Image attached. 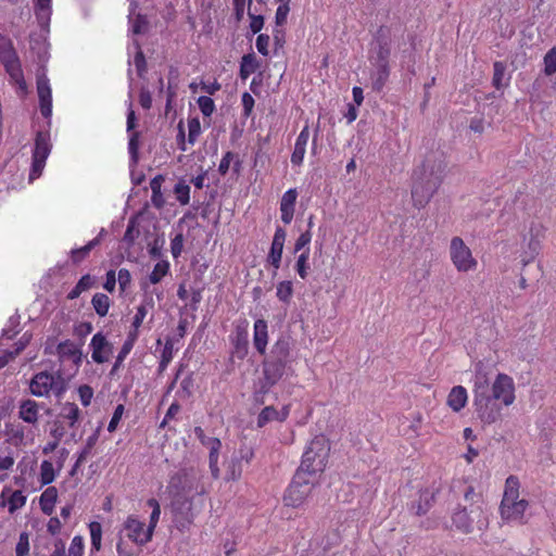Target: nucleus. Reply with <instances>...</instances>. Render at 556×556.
<instances>
[{"instance_id": "47", "label": "nucleus", "mask_w": 556, "mask_h": 556, "mask_svg": "<svg viewBox=\"0 0 556 556\" xmlns=\"http://www.w3.org/2000/svg\"><path fill=\"white\" fill-rule=\"evenodd\" d=\"M137 338H138V336L136 334V332L128 333L127 339L124 342V344L118 353V356H117L118 362H122L130 353Z\"/></svg>"}, {"instance_id": "11", "label": "nucleus", "mask_w": 556, "mask_h": 556, "mask_svg": "<svg viewBox=\"0 0 556 556\" xmlns=\"http://www.w3.org/2000/svg\"><path fill=\"white\" fill-rule=\"evenodd\" d=\"M0 62L5 67L10 77L22 90L26 89V83L20 65L18 58L11 42L4 37H0Z\"/></svg>"}, {"instance_id": "34", "label": "nucleus", "mask_w": 556, "mask_h": 556, "mask_svg": "<svg viewBox=\"0 0 556 556\" xmlns=\"http://www.w3.org/2000/svg\"><path fill=\"white\" fill-rule=\"evenodd\" d=\"M129 20L131 24V31L134 34H142L147 29V20L142 15L138 14L135 18L132 16L136 14V2L135 0H129Z\"/></svg>"}, {"instance_id": "53", "label": "nucleus", "mask_w": 556, "mask_h": 556, "mask_svg": "<svg viewBox=\"0 0 556 556\" xmlns=\"http://www.w3.org/2000/svg\"><path fill=\"white\" fill-rule=\"evenodd\" d=\"M247 327H248V324L245 323V325L243 327H238L237 328L236 348L237 349H242L243 351H245L247 345H248V330H247Z\"/></svg>"}, {"instance_id": "48", "label": "nucleus", "mask_w": 556, "mask_h": 556, "mask_svg": "<svg viewBox=\"0 0 556 556\" xmlns=\"http://www.w3.org/2000/svg\"><path fill=\"white\" fill-rule=\"evenodd\" d=\"M201 134V124L198 118H192L188 122V142L194 144L199 135Z\"/></svg>"}, {"instance_id": "21", "label": "nucleus", "mask_w": 556, "mask_h": 556, "mask_svg": "<svg viewBox=\"0 0 556 556\" xmlns=\"http://www.w3.org/2000/svg\"><path fill=\"white\" fill-rule=\"evenodd\" d=\"M56 350L62 362H72L75 366H79L83 353L74 342L70 340L63 341L59 343Z\"/></svg>"}, {"instance_id": "54", "label": "nucleus", "mask_w": 556, "mask_h": 556, "mask_svg": "<svg viewBox=\"0 0 556 556\" xmlns=\"http://www.w3.org/2000/svg\"><path fill=\"white\" fill-rule=\"evenodd\" d=\"M184 248V236L181 233L176 235L170 242V252L174 258H177Z\"/></svg>"}, {"instance_id": "33", "label": "nucleus", "mask_w": 556, "mask_h": 556, "mask_svg": "<svg viewBox=\"0 0 556 556\" xmlns=\"http://www.w3.org/2000/svg\"><path fill=\"white\" fill-rule=\"evenodd\" d=\"M91 548L90 554L97 553L102 547V526L98 521H91L89 523Z\"/></svg>"}, {"instance_id": "36", "label": "nucleus", "mask_w": 556, "mask_h": 556, "mask_svg": "<svg viewBox=\"0 0 556 556\" xmlns=\"http://www.w3.org/2000/svg\"><path fill=\"white\" fill-rule=\"evenodd\" d=\"M91 304H92L96 313L99 316L104 317L109 313V309H110V306H111V301H110V298L106 294H104V293H96L92 296Z\"/></svg>"}, {"instance_id": "17", "label": "nucleus", "mask_w": 556, "mask_h": 556, "mask_svg": "<svg viewBox=\"0 0 556 556\" xmlns=\"http://www.w3.org/2000/svg\"><path fill=\"white\" fill-rule=\"evenodd\" d=\"M37 92L40 103V112L45 117H50L52 114V91L49 79L45 73L37 76Z\"/></svg>"}, {"instance_id": "16", "label": "nucleus", "mask_w": 556, "mask_h": 556, "mask_svg": "<svg viewBox=\"0 0 556 556\" xmlns=\"http://www.w3.org/2000/svg\"><path fill=\"white\" fill-rule=\"evenodd\" d=\"M286 237L285 229L278 227L274 233L271 247L267 255V263L273 267V276H276L280 268Z\"/></svg>"}, {"instance_id": "15", "label": "nucleus", "mask_w": 556, "mask_h": 556, "mask_svg": "<svg viewBox=\"0 0 556 556\" xmlns=\"http://www.w3.org/2000/svg\"><path fill=\"white\" fill-rule=\"evenodd\" d=\"M26 501L27 496L21 490L4 486L0 492V507H5L11 515L22 509Z\"/></svg>"}, {"instance_id": "38", "label": "nucleus", "mask_w": 556, "mask_h": 556, "mask_svg": "<svg viewBox=\"0 0 556 556\" xmlns=\"http://www.w3.org/2000/svg\"><path fill=\"white\" fill-rule=\"evenodd\" d=\"M309 249H304L303 252H301L298 257L294 265V268L300 276L301 279L305 280L309 273Z\"/></svg>"}, {"instance_id": "23", "label": "nucleus", "mask_w": 556, "mask_h": 556, "mask_svg": "<svg viewBox=\"0 0 556 556\" xmlns=\"http://www.w3.org/2000/svg\"><path fill=\"white\" fill-rule=\"evenodd\" d=\"M40 406L33 400H25L20 404L18 417L30 425H36L39 419Z\"/></svg>"}, {"instance_id": "20", "label": "nucleus", "mask_w": 556, "mask_h": 556, "mask_svg": "<svg viewBox=\"0 0 556 556\" xmlns=\"http://www.w3.org/2000/svg\"><path fill=\"white\" fill-rule=\"evenodd\" d=\"M290 414V405H285L280 410L274 406L264 407L257 417V427L262 428L270 421H285Z\"/></svg>"}, {"instance_id": "12", "label": "nucleus", "mask_w": 556, "mask_h": 556, "mask_svg": "<svg viewBox=\"0 0 556 556\" xmlns=\"http://www.w3.org/2000/svg\"><path fill=\"white\" fill-rule=\"evenodd\" d=\"M29 389L36 396H48L50 393L60 395L63 392V381L49 372H39L30 381Z\"/></svg>"}, {"instance_id": "4", "label": "nucleus", "mask_w": 556, "mask_h": 556, "mask_svg": "<svg viewBox=\"0 0 556 556\" xmlns=\"http://www.w3.org/2000/svg\"><path fill=\"white\" fill-rule=\"evenodd\" d=\"M520 483L518 478L510 476L506 479L504 495L501 502V517L506 522H526V511L529 503L519 497Z\"/></svg>"}, {"instance_id": "42", "label": "nucleus", "mask_w": 556, "mask_h": 556, "mask_svg": "<svg viewBox=\"0 0 556 556\" xmlns=\"http://www.w3.org/2000/svg\"><path fill=\"white\" fill-rule=\"evenodd\" d=\"M85 555V540L81 535H75L70 544L65 556H84Z\"/></svg>"}, {"instance_id": "40", "label": "nucleus", "mask_w": 556, "mask_h": 556, "mask_svg": "<svg viewBox=\"0 0 556 556\" xmlns=\"http://www.w3.org/2000/svg\"><path fill=\"white\" fill-rule=\"evenodd\" d=\"M93 278L90 275L83 276L73 290L68 293V299L73 300L78 298L84 291L91 288Z\"/></svg>"}, {"instance_id": "39", "label": "nucleus", "mask_w": 556, "mask_h": 556, "mask_svg": "<svg viewBox=\"0 0 556 556\" xmlns=\"http://www.w3.org/2000/svg\"><path fill=\"white\" fill-rule=\"evenodd\" d=\"M169 270V263L167 261H161L154 265L152 273L149 276V280L151 283H159L163 277L167 275Z\"/></svg>"}, {"instance_id": "29", "label": "nucleus", "mask_w": 556, "mask_h": 556, "mask_svg": "<svg viewBox=\"0 0 556 556\" xmlns=\"http://www.w3.org/2000/svg\"><path fill=\"white\" fill-rule=\"evenodd\" d=\"M58 500V490L54 486L47 488L40 495L39 505L43 514L50 516L54 510Z\"/></svg>"}, {"instance_id": "41", "label": "nucleus", "mask_w": 556, "mask_h": 556, "mask_svg": "<svg viewBox=\"0 0 556 556\" xmlns=\"http://www.w3.org/2000/svg\"><path fill=\"white\" fill-rule=\"evenodd\" d=\"M292 294H293V286H292L291 281L283 280L277 285L276 295L279 299V301H281L283 303H288L291 300Z\"/></svg>"}, {"instance_id": "35", "label": "nucleus", "mask_w": 556, "mask_h": 556, "mask_svg": "<svg viewBox=\"0 0 556 556\" xmlns=\"http://www.w3.org/2000/svg\"><path fill=\"white\" fill-rule=\"evenodd\" d=\"M62 465L60 464L58 469L54 468L52 462L42 460L40 464V482L46 485L51 483L55 479V475L60 471Z\"/></svg>"}, {"instance_id": "45", "label": "nucleus", "mask_w": 556, "mask_h": 556, "mask_svg": "<svg viewBox=\"0 0 556 556\" xmlns=\"http://www.w3.org/2000/svg\"><path fill=\"white\" fill-rule=\"evenodd\" d=\"M173 357H174V344L170 340H167L165 342V345H164L162 354H161L160 371H163L166 369L168 364L172 362Z\"/></svg>"}, {"instance_id": "13", "label": "nucleus", "mask_w": 556, "mask_h": 556, "mask_svg": "<svg viewBox=\"0 0 556 556\" xmlns=\"http://www.w3.org/2000/svg\"><path fill=\"white\" fill-rule=\"evenodd\" d=\"M50 154V142L49 136L43 132H39L36 138L35 149L33 153V165L29 173V180L38 178L46 165V160Z\"/></svg>"}, {"instance_id": "43", "label": "nucleus", "mask_w": 556, "mask_h": 556, "mask_svg": "<svg viewBox=\"0 0 556 556\" xmlns=\"http://www.w3.org/2000/svg\"><path fill=\"white\" fill-rule=\"evenodd\" d=\"M177 201L181 205H187L190 201V187L185 181H179L174 188Z\"/></svg>"}, {"instance_id": "31", "label": "nucleus", "mask_w": 556, "mask_h": 556, "mask_svg": "<svg viewBox=\"0 0 556 556\" xmlns=\"http://www.w3.org/2000/svg\"><path fill=\"white\" fill-rule=\"evenodd\" d=\"M79 415H80V410H79V408H78V406L76 404H74V403H65L62 406V409H61V413H60V418L62 420L67 421L68 426L71 428H73L78 422Z\"/></svg>"}, {"instance_id": "57", "label": "nucleus", "mask_w": 556, "mask_h": 556, "mask_svg": "<svg viewBox=\"0 0 556 556\" xmlns=\"http://www.w3.org/2000/svg\"><path fill=\"white\" fill-rule=\"evenodd\" d=\"M493 67H494L493 85L495 86V88L500 89L502 86L504 74H505V66L501 62H495Z\"/></svg>"}, {"instance_id": "60", "label": "nucleus", "mask_w": 556, "mask_h": 556, "mask_svg": "<svg viewBox=\"0 0 556 556\" xmlns=\"http://www.w3.org/2000/svg\"><path fill=\"white\" fill-rule=\"evenodd\" d=\"M116 281H118L121 290L125 291L131 282V275L129 270L125 268L119 269Z\"/></svg>"}, {"instance_id": "22", "label": "nucleus", "mask_w": 556, "mask_h": 556, "mask_svg": "<svg viewBox=\"0 0 556 556\" xmlns=\"http://www.w3.org/2000/svg\"><path fill=\"white\" fill-rule=\"evenodd\" d=\"M309 139V128L308 125H305L301 132L299 134L295 143L294 149L291 154V163L292 165L300 166L302 165L304 161V156L306 153V146Z\"/></svg>"}, {"instance_id": "2", "label": "nucleus", "mask_w": 556, "mask_h": 556, "mask_svg": "<svg viewBox=\"0 0 556 556\" xmlns=\"http://www.w3.org/2000/svg\"><path fill=\"white\" fill-rule=\"evenodd\" d=\"M202 473L195 468H184L169 479L167 490L174 511L191 522L204 506L205 486Z\"/></svg>"}, {"instance_id": "3", "label": "nucleus", "mask_w": 556, "mask_h": 556, "mask_svg": "<svg viewBox=\"0 0 556 556\" xmlns=\"http://www.w3.org/2000/svg\"><path fill=\"white\" fill-rule=\"evenodd\" d=\"M443 170L442 162L433 165L426 161L412 191L415 206L424 207L429 202L441 184Z\"/></svg>"}, {"instance_id": "10", "label": "nucleus", "mask_w": 556, "mask_h": 556, "mask_svg": "<svg viewBox=\"0 0 556 556\" xmlns=\"http://www.w3.org/2000/svg\"><path fill=\"white\" fill-rule=\"evenodd\" d=\"M119 535L122 539L123 536L127 538L138 546H144L152 540L153 532L138 516L129 515L122 523Z\"/></svg>"}, {"instance_id": "26", "label": "nucleus", "mask_w": 556, "mask_h": 556, "mask_svg": "<svg viewBox=\"0 0 556 556\" xmlns=\"http://www.w3.org/2000/svg\"><path fill=\"white\" fill-rule=\"evenodd\" d=\"M205 447L210 452V469L213 478L217 479L219 478V467H218V454L219 450L222 447V442L217 439H207Z\"/></svg>"}, {"instance_id": "8", "label": "nucleus", "mask_w": 556, "mask_h": 556, "mask_svg": "<svg viewBox=\"0 0 556 556\" xmlns=\"http://www.w3.org/2000/svg\"><path fill=\"white\" fill-rule=\"evenodd\" d=\"M448 254L452 264L459 273H469L477 269L478 262L470 248L460 237H453L450 242Z\"/></svg>"}, {"instance_id": "51", "label": "nucleus", "mask_w": 556, "mask_h": 556, "mask_svg": "<svg viewBox=\"0 0 556 556\" xmlns=\"http://www.w3.org/2000/svg\"><path fill=\"white\" fill-rule=\"evenodd\" d=\"M377 66V79L374 83V87L381 89L389 76L388 63H379Z\"/></svg>"}, {"instance_id": "28", "label": "nucleus", "mask_w": 556, "mask_h": 556, "mask_svg": "<svg viewBox=\"0 0 556 556\" xmlns=\"http://www.w3.org/2000/svg\"><path fill=\"white\" fill-rule=\"evenodd\" d=\"M154 307V301L152 298L146 299L136 311V314L132 318L131 330L129 332H136L139 334V328L141 327L147 314Z\"/></svg>"}, {"instance_id": "18", "label": "nucleus", "mask_w": 556, "mask_h": 556, "mask_svg": "<svg viewBox=\"0 0 556 556\" xmlns=\"http://www.w3.org/2000/svg\"><path fill=\"white\" fill-rule=\"evenodd\" d=\"M253 456V452L250 448H241L239 455H233L226 466L225 479L227 481H236L241 477L242 466L241 460L249 462Z\"/></svg>"}, {"instance_id": "63", "label": "nucleus", "mask_w": 556, "mask_h": 556, "mask_svg": "<svg viewBox=\"0 0 556 556\" xmlns=\"http://www.w3.org/2000/svg\"><path fill=\"white\" fill-rule=\"evenodd\" d=\"M65 542L62 539H55L52 543V552L50 556H65Z\"/></svg>"}, {"instance_id": "9", "label": "nucleus", "mask_w": 556, "mask_h": 556, "mask_svg": "<svg viewBox=\"0 0 556 556\" xmlns=\"http://www.w3.org/2000/svg\"><path fill=\"white\" fill-rule=\"evenodd\" d=\"M544 237V226L539 222H532L529 232L523 236L522 252L520 254L523 265L530 264L540 254Z\"/></svg>"}, {"instance_id": "7", "label": "nucleus", "mask_w": 556, "mask_h": 556, "mask_svg": "<svg viewBox=\"0 0 556 556\" xmlns=\"http://www.w3.org/2000/svg\"><path fill=\"white\" fill-rule=\"evenodd\" d=\"M315 483L316 478L304 475V471H296L285 493V504L291 507L302 506L311 495Z\"/></svg>"}, {"instance_id": "5", "label": "nucleus", "mask_w": 556, "mask_h": 556, "mask_svg": "<svg viewBox=\"0 0 556 556\" xmlns=\"http://www.w3.org/2000/svg\"><path fill=\"white\" fill-rule=\"evenodd\" d=\"M330 445L324 435L315 437L306 447L298 471H304L312 478L324 471L329 456Z\"/></svg>"}, {"instance_id": "24", "label": "nucleus", "mask_w": 556, "mask_h": 556, "mask_svg": "<svg viewBox=\"0 0 556 556\" xmlns=\"http://www.w3.org/2000/svg\"><path fill=\"white\" fill-rule=\"evenodd\" d=\"M253 343L257 352L265 354L268 343V327L264 319L254 323Z\"/></svg>"}, {"instance_id": "44", "label": "nucleus", "mask_w": 556, "mask_h": 556, "mask_svg": "<svg viewBox=\"0 0 556 556\" xmlns=\"http://www.w3.org/2000/svg\"><path fill=\"white\" fill-rule=\"evenodd\" d=\"M544 74L547 76L556 73V47L546 52L543 59Z\"/></svg>"}, {"instance_id": "64", "label": "nucleus", "mask_w": 556, "mask_h": 556, "mask_svg": "<svg viewBox=\"0 0 556 556\" xmlns=\"http://www.w3.org/2000/svg\"><path fill=\"white\" fill-rule=\"evenodd\" d=\"M61 529H62V523H61L60 519L56 517H51L47 523V531L51 535H56L61 532Z\"/></svg>"}, {"instance_id": "37", "label": "nucleus", "mask_w": 556, "mask_h": 556, "mask_svg": "<svg viewBox=\"0 0 556 556\" xmlns=\"http://www.w3.org/2000/svg\"><path fill=\"white\" fill-rule=\"evenodd\" d=\"M258 68V62L253 53L243 55L240 64V75L242 78H248Z\"/></svg>"}, {"instance_id": "27", "label": "nucleus", "mask_w": 556, "mask_h": 556, "mask_svg": "<svg viewBox=\"0 0 556 556\" xmlns=\"http://www.w3.org/2000/svg\"><path fill=\"white\" fill-rule=\"evenodd\" d=\"M285 372V363L279 359L264 364V376L269 386L275 384Z\"/></svg>"}, {"instance_id": "52", "label": "nucleus", "mask_w": 556, "mask_h": 556, "mask_svg": "<svg viewBox=\"0 0 556 556\" xmlns=\"http://www.w3.org/2000/svg\"><path fill=\"white\" fill-rule=\"evenodd\" d=\"M312 240V235L309 231H305L299 236L294 243V253H301L304 249H309V243Z\"/></svg>"}, {"instance_id": "46", "label": "nucleus", "mask_w": 556, "mask_h": 556, "mask_svg": "<svg viewBox=\"0 0 556 556\" xmlns=\"http://www.w3.org/2000/svg\"><path fill=\"white\" fill-rule=\"evenodd\" d=\"M29 553V535L22 532L15 546V556H26Z\"/></svg>"}, {"instance_id": "58", "label": "nucleus", "mask_w": 556, "mask_h": 556, "mask_svg": "<svg viewBox=\"0 0 556 556\" xmlns=\"http://www.w3.org/2000/svg\"><path fill=\"white\" fill-rule=\"evenodd\" d=\"M78 395L81 404L88 406L92 400L93 391L89 386H80L78 388Z\"/></svg>"}, {"instance_id": "56", "label": "nucleus", "mask_w": 556, "mask_h": 556, "mask_svg": "<svg viewBox=\"0 0 556 556\" xmlns=\"http://www.w3.org/2000/svg\"><path fill=\"white\" fill-rule=\"evenodd\" d=\"M257 51L264 55L267 56L269 54L268 47H269V36L261 34L256 38L255 42Z\"/></svg>"}, {"instance_id": "50", "label": "nucleus", "mask_w": 556, "mask_h": 556, "mask_svg": "<svg viewBox=\"0 0 556 556\" xmlns=\"http://www.w3.org/2000/svg\"><path fill=\"white\" fill-rule=\"evenodd\" d=\"M99 240L96 238L91 240L89 243H87L85 247L73 250L72 251V258L75 263L80 262L90 251L93 247L98 244Z\"/></svg>"}, {"instance_id": "55", "label": "nucleus", "mask_w": 556, "mask_h": 556, "mask_svg": "<svg viewBox=\"0 0 556 556\" xmlns=\"http://www.w3.org/2000/svg\"><path fill=\"white\" fill-rule=\"evenodd\" d=\"M123 414H124V406L119 404L116 406V408L113 413V416L109 422L108 430L110 432H114L117 429V426L123 417Z\"/></svg>"}, {"instance_id": "14", "label": "nucleus", "mask_w": 556, "mask_h": 556, "mask_svg": "<svg viewBox=\"0 0 556 556\" xmlns=\"http://www.w3.org/2000/svg\"><path fill=\"white\" fill-rule=\"evenodd\" d=\"M89 348L91 350V358L97 364L109 362L113 354V345L102 332H97L91 338Z\"/></svg>"}, {"instance_id": "32", "label": "nucleus", "mask_w": 556, "mask_h": 556, "mask_svg": "<svg viewBox=\"0 0 556 556\" xmlns=\"http://www.w3.org/2000/svg\"><path fill=\"white\" fill-rule=\"evenodd\" d=\"M35 13L40 25L47 26L51 15V0H36Z\"/></svg>"}, {"instance_id": "62", "label": "nucleus", "mask_w": 556, "mask_h": 556, "mask_svg": "<svg viewBox=\"0 0 556 556\" xmlns=\"http://www.w3.org/2000/svg\"><path fill=\"white\" fill-rule=\"evenodd\" d=\"M249 16H250V28L252 30L253 34H256L258 33L263 26H264V18L262 15H255L251 12H249Z\"/></svg>"}, {"instance_id": "1", "label": "nucleus", "mask_w": 556, "mask_h": 556, "mask_svg": "<svg viewBox=\"0 0 556 556\" xmlns=\"http://www.w3.org/2000/svg\"><path fill=\"white\" fill-rule=\"evenodd\" d=\"M472 392L476 413L485 424L495 422L502 406H510L515 402V383L506 374H498L490 384L486 374L476 369Z\"/></svg>"}, {"instance_id": "6", "label": "nucleus", "mask_w": 556, "mask_h": 556, "mask_svg": "<svg viewBox=\"0 0 556 556\" xmlns=\"http://www.w3.org/2000/svg\"><path fill=\"white\" fill-rule=\"evenodd\" d=\"M454 527L463 533H471L475 530L483 531L489 525L486 513L480 505H470L454 511L452 516Z\"/></svg>"}, {"instance_id": "59", "label": "nucleus", "mask_w": 556, "mask_h": 556, "mask_svg": "<svg viewBox=\"0 0 556 556\" xmlns=\"http://www.w3.org/2000/svg\"><path fill=\"white\" fill-rule=\"evenodd\" d=\"M433 500V493L425 491L420 494V501L425 502V505L418 504L416 513L418 515L425 514L430 507L431 501Z\"/></svg>"}, {"instance_id": "25", "label": "nucleus", "mask_w": 556, "mask_h": 556, "mask_svg": "<svg viewBox=\"0 0 556 556\" xmlns=\"http://www.w3.org/2000/svg\"><path fill=\"white\" fill-rule=\"evenodd\" d=\"M468 401L467 390L463 386L452 388L447 395V405L454 412L462 410Z\"/></svg>"}, {"instance_id": "49", "label": "nucleus", "mask_w": 556, "mask_h": 556, "mask_svg": "<svg viewBox=\"0 0 556 556\" xmlns=\"http://www.w3.org/2000/svg\"><path fill=\"white\" fill-rule=\"evenodd\" d=\"M198 105L202 114L206 117L211 116L215 110V103L210 97H200L198 99Z\"/></svg>"}, {"instance_id": "19", "label": "nucleus", "mask_w": 556, "mask_h": 556, "mask_svg": "<svg viewBox=\"0 0 556 556\" xmlns=\"http://www.w3.org/2000/svg\"><path fill=\"white\" fill-rule=\"evenodd\" d=\"M298 199L296 189L287 190L280 200V218L283 224L289 225L294 216L295 202Z\"/></svg>"}, {"instance_id": "61", "label": "nucleus", "mask_w": 556, "mask_h": 556, "mask_svg": "<svg viewBox=\"0 0 556 556\" xmlns=\"http://www.w3.org/2000/svg\"><path fill=\"white\" fill-rule=\"evenodd\" d=\"M65 426L63 425V422L61 420H58L53 424L51 430H50V435L52 437L53 440L60 442L63 437L65 435Z\"/></svg>"}, {"instance_id": "30", "label": "nucleus", "mask_w": 556, "mask_h": 556, "mask_svg": "<svg viewBox=\"0 0 556 556\" xmlns=\"http://www.w3.org/2000/svg\"><path fill=\"white\" fill-rule=\"evenodd\" d=\"M230 167H232L233 172L238 174L240 172L241 162L235 153L229 151L220 160L218 172L224 176L228 173Z\"/></svg>"}]
</instances>
